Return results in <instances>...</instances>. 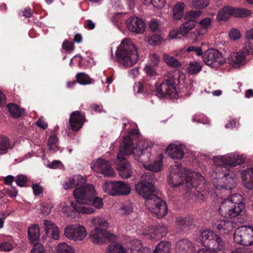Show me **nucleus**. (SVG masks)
Here are the masks:
<instances>
[{
    "instance_id": "864d4df0",
    "label": "nucleus",
    "mask_w": 253,
    "mask_h": 253,
    "mask_svg": "<svg viewBox=\"0 0 253 253\" xmlns=\"http://www.w3.org/2000/svg\"><path fill=\"white\" fill-rule=\"evenodd\" d=\"M15 182L17 185L20 187H23L27 183V178L25 175L19 174L17 175Z\"/></svg>"
},
{
    "instance_id": "7ed1b4c3",
    "label": "nucleus",
    "mask_w": 253,
    "mask_h": 253,
    "mask_svg": "<svg viewBox=\"0 0 253 253\" xmlns=\"http://www.w3.org/2000/svg\"><path fill=\"white\" fill-rule=\"evenodd\" d=\"M153 143L148 140H140L137 143L136 147L132 150V155L135 160L141 162L145 168L150 171L151 175L153 177L152 171L158 172L162 169L163 156L159 154L157 161L155 160L152 164L148 162L150 157L149 151Z\"/></svg>"
},
{
    "instance_id": "c03bdc74",
    "label": "nucleus",
    "mask_w": 253,
    "mask_h": 253,
    "mask_svg": "<svg viewBox=\"0 0 253 253\" xmlns=\"http://www.w3.org/2000/svg\"><path fill=\"white\" fill-rule=\"evenodd\" d=\"M215 242L214 245V249L216 251H222L225 248V242L222 239V238L218 235H216L214 237V239H213Z\"/></svg>"
},
{
    "instance_id": "5701e85b",
    "label": "nucleus",
    "mask_w": 253,
    "mask_h": 253,
    "mask_svg": "<svg viewBox=\"0 0 253 253\" xmlns=\"http://www.w3.org/2000/svg\"><path fill=\"white\" fill-rule=\"evenodd\" d=\"M166 152L168 155L172 159H181L184 156L182 145L170 144L168 147Z\"/></svg>"
},
{
    "instance_id": "5fc2aeb1",
    "label": "nucleus",
    "mask_w": 253,
    "mask_h": 253,
    "mask_svg": "<svg viewBox=\"0 0 253 253\" xmlns=\"http://www.w3.org/2000/svg\"><path fill=\"white\" fill-rule=\"evenodd\" d=\"M161 37L159 35H152L149 39L148 42L149 44L152 46L158 45L160 43Z\"/></svg>"
},
{
    "instance_id": "8fccbe9b",
    "label": "nucleus",
    "mask_w": 253,
    "mask_h": 253,
    "mask_svg": "<svg viewBox=\"0 0 253 253\" xmlns=\"http://www.w3.org/2000/svg\"><path fill=\"white\" fill-rule=\"evenodd\" d=\"M251 12L247 9L234 8V16L236 17L244 18L250 15Z\"/></svg>"
},
{
    "instance_id": "de8ad7c7",
    "label": "nucleus",
    "mask_w": 253,
    "mask_h": 253,
    "mask_svg": "<svg viewBox=\"0 0 253 253\" xmlns=\"http://www.w3.org/2000/svg\"><path fill=\"white\" fill-rule=\"evenodd\" d=\"M211 19L209 17H206L201 20L198 23L199 28L206 32L211 27Z\"/></svg>"
},
{
    "instance_id": "603ef678",
    "label": "nucleus",
    "mask_w": 253,
    "mask_h": 253,
    "mask_svg": "<svg viewBox=\"0 0 253 253\" xmlns=\"http://www.w3.org/2000/svg\"><path fill=\"white\" fill-rule=\"evenodd\" d=\"M32 245L33 247L31 250V253H45V249L41 244L35 243Z\"/></svg>"
},
{
    "instance_id": "1a4fd4ad",
    "label": "nucleus",
    "mask_w": 253,
    "mask_h": 253,
    "mask_svg": "<svg viewBox=\"0 0 253 253\" xmlns=\"http://www.w3.org/2000/svg\"><path fill=\"white\" fill-rule=\"evenodd\" d=\"M178 75L176 73L170 74L169 78L165 80L156 87V95L159 97H164L165 95H171L176 92V85L178 84Z\"/></svg>"
},
{
    "instance_id": "58836bf2",
    "label": "nucleus",
    "mask_w": 253,
    "mask_h": 253,
    "mask_svg": "<svg viewBox=\"0 0 253 253\" xmlns=\"http://www.w3.org/2000/svg\"><path fill=\"white\" fill-rule=\"evenodd\" d=\"M132 204L130 203H126L118 210V212L121 215L129 214L133 211Z\"/></svg>"
},
{
    "instance_id": "473e14b6",
    "label": "nucleus",
    "mask_w": 253,
    "mask_h": 253,
    "mask_svg": "<svg viewBox=\"0 0 253 253\" xmlns=\"http://www.w3.org/2000/svg\"><path fill=\"white\" fill-rule=\"evenodd\" d=\"M216 234L210 229H206L201 231L198 241L199 243L204 244V242L206 240H213Z\"/></svg>"
},
{
    "instance_id": "6e6d98bb",
    "label": "nucleus",
    "mask_w": 253,
    "mask_h": 253,
    "mask_svg": "<svg viewBox=\"0 0 253 253\" xmlns=\"http://www.w3.org/2000/svg\"><path fill=\"white\" fill-rule=\"evenodd\" d=\"M52 207V206L50 204L44 203L42 205L41 212L42 214L47 215L50 213Z\"/></svg>"
},
{
    "instance_id": "0e129e2a",
    "label": "nucleus",
    "mask_w": 253,
    "mask_h": 253,
    "mask_svg": "<svg viewBox=\"0 0 253 253\" xmlns=\"http://www.w3.org/2000/svg\"><path fill=\"white\" fill-rule=\"evenodd\" d=\"M132 250H135L137 251H141L142 248L141 243L139 240H134L132 242Z\"/></svg>"
},
{
    "instance_id": "6e6552de",
    "label": "nucleus",
    "mask_w": 253,
    "mask_h": 253,
    "mask_svg": "<svg viewBox=\"0 0 253 253\" xmlns=\"http://www.w3.org/2000/svg\"><path fill=\"white\" fill-rule=\"evenodd\" d=\"M216 181L213 184L216 189L230 190L236 184L237 178L235 174L229 169V171L222 172L216 176Z\"/></svg>"
},
{
    "instance_id": "052dcab7",
    "label": "nucleus",
    "mask_w": 253,
    "mask_h": 253,
    "mask_svg": "<svg viewBox=\"0 0 253 253\" xmlns=\"http://www.w3.org/2000/svg\"><path fill=\"white\" fill-rule=\"evenodd\" d=\"M151 2L154 7L157 8L163 7L165 4V0H151Z\"/></svg>"
},
{
    "instance_id": "20e7f679",
    "label": "nucleus",
    "mask_w": 253,
    "mask_h": 253,
    "mask_svg": "<svg viewBox=\"0 0 253 253\" xmlns=\"http://www.w3.org/2000/svg\"><path fill=\"white\" fill-rule=\"evenodd\" d=\"M115 55L117 62L124 68L133 66L139 58L135 45L127 38L125 39L121 42L116 50Z\"/></svg>"
},
{
    "instance_id": "09e8293b",
    "label": "nucleus",
    "mask_w": 253,
    "mask_h": 253,
    "mask_svg": "<svg viewBox=\"0 0 253 253\" xmlns=\"http://www.w3.org/2000/svg\"><path fill=\"white\" fill-rule=\"evenodd\" d=\"M209 0H193L192 7L196 9H204L208 6Z\"/></svg>"
},
{
    "instance_id": "f03ea898",
    "label": "nucleus",
    "mask_w": 253,
    "mask_h": 253,
    "mask_svg": "<svg viewBox=\"0 0 253 253\" xmlns=\"http://www.w3.org/2000/svg\"><path fill=\"white\" fill-rule=\"evenodd\" d=\"M73 195L76 203L71 202L73 209L78 212L90 214L94 210L91 208H87L82 205L92 204L96 209H100L103 204L101 198L96 196L95 190L92 185H88L85 187L75 189Z\"/></svg>"
},
{
    "instance_id": "9b49d317",
    "label": "nucleus",
    "mask_w": 253,
    "mask_h": 253,
    "mask_svg": "<svg viewBox=\"0 0 253 253\" xmlns=\"http://www.w3.org/2000/svg\"><path fill=\"white\" fill-rule=\"evenodd\" d=\"M234 241L243 246H249L253 245V228L242 226L234 233Z\"/></svg>"
},
{
    "instance_id": "a19ab883",
    "label": "nucleus",
    "mask_w": 253,
    "mask_h": 253,
    "mask_svg": "<svg viewBox=\"0 0 253 253\" xmlns=\"http://www.w3.org/2000/svg\"><path fill=\"white\" fill-rule=\"evenodd\" d=\"M108 253H126V250L120 244H111L108 248Z\"/></svg>"
},
{
    "instance_id": "423d86ee",
    "label": "nucleus",
    "mask_w": 253,
    "mask_h": 253,
    "mask_svg": "<svg viewBox=\"0 0 253 253\" xmlns=\"http://www.w3.org/2000/svg\"><path fill=\"white\" fill-rule=\"evenodd\" d=\"M133 142L129 136H126L124 137L123 143L120 147V153L118 154L117 158L120 163L118 165L117 170L119 175L123 178H128L132 174V169L130 163L125 160L122 155H128L132 154Z\"/></svg>"
},
{
    "instance_id": "9d476101",
    "label": "nucleus",
    "mask_w": 253,
    "mask_h": 253,
    "mask_svg": "<svg viewBox=\"0 0 253 253\" xmlns=\"http://www.w3.org/2000/svg\"><path fill=\"white\" fill-rule=\"evenodd\" d=\"M105 192L112 196L126 195L130 193L131 188L126 183L122 181H107L103 185Z\"/></svg>"
},
{
    "instance_id": "4c0bfd02",
    "label": "nucleus",
    "mask_w": 253,
    "mask_h": 253,
    "mask_svg": "<svg viewBox=\"0 0 253 253\" xmlns=\"http://www.w3.org/2000/svg\"><path fill=\"white\" fill-rule=\"evenodd\" d=\"M57 253H75L74 248L63 242L59 244L56 247Z\"/></svg>"
},
{
    "instance_id": "37998d69",
    "label": "nucleus",
    "mask_w": 253,
    "mask_h": 253,
    "mask_svg": "<svg viewBox=\"0 0 253 253\" xmlns=\"http://www.w3.org/2000/svg\"><path fill=\"white\" fill-rule=\"evenodd\" d=\"M202 70V66L197 62H192L189 63L187 68L188 73L191 75L196 74Z\"/></svg>"
},
{
    "instance_id": "e433bc0d",
    "label": "nucleus",
    "mask_w": 253,
    "mask_h": 253,
    "mask_svg": "<svg viewBox=\"0 0 253 253\" xmlns=\"http://www.w3.org/2000/svg\"><path fill=\"white\" fill-rule=\"evenodd\" d=\"M207 33L202 29L198 28L196 30L190 34V38L193 40L195 42H198L201 41Z\"/></svg>"
},
{
    "instance_id": "bf43d9fd",
    "label": "nucleus",
    "mask_w": 253,
    "mask_h": 253,
    "mask_svg": "<svg viewBox=\"0 0 253 253\" xmlns=\"http://www.w3.org/2000/svg\"><path fill=\"white\" fill-rule=\"evenodd\" d=\"M149 59L151 64L154 66H156L159 62L160 57L157 54L155 53H152L150 54Z\"/></svg>"
},
{
    "instance_id": "3c124183",
    "label": "nucleus",
    "mask_w": 253,
    "mask_h": 253,
    "mask_svg": "<svg viewBox=\"0 0 253 253\" xmlns=\"http://www.w3.org/2000/svg\"><path fill=\"white\" fill-rule=\"evenodd\" d=\"M92 223L95 226V227H107L108 226L107 221L103 218L96 217L94 218L91 220Z\"/></svg>"
},
{
    "instance_id": "f3484780",
    "label": "nucleus",
    "mask_w": 253,
    "mask_h": 253,
    "mask_svg": "<svg viewBox=\"0 0 253 253\" xmlns=\"http://www.w3.org/2000/svg\"><path fill=\"white\" fill-rule=\"evenodd\" d=\"M89 237L93 243L101 244L104 241L105 238H108L114 240L116 237L105 232L103 228L99 227H95L92 230L90 234Z\"/></svg>"
},
{
    "instance_id": "4d7b16f0",
    "label": "nucleus",
    "mask_w": 253,
    "mask_h": 253,
    "mask_svg": "<svg viewBox=\"0 0 253 253\" xmlns=\"http://www.w3.org/2000/svg\"><path fill=\"white\" fill-rule=\"evenodd\" d=\"M187 52L194 51L197 55H201L202 54L201 47L199 46H190L185 50Z\"/></svg>"
},
{
    "instance_id": "f257e3e1",
    "label": "nucleus",
    "mask_w": 253,
    "mask_h": 253,
    "mask_svg": "<svg viewBox=\"0 0 253 253\" xmlns=\"http://www.w3.org/2000/svg\"><path fill=\"white\" fill-rule=\"evenodd\" d=\"M151 174L147 172L141 176L140 181L135 185V190L145 199L147 209L158 218H161L167 214V207L166 203L156 194V188L152 182Z\"/></svg>"
},
{
    "instance_id": "338daca9",
    "label": "nucleus",
    "mask_w": 253,
    "mask_h": 253,
    "mask_svg": "<svg viewBox=\"0 0 253 253\" xmlns=\"http://www.w3.org/2000/svg\"><path fill=\"white\" fill-rule=\"evenodd\" d=\"M150 28L153 32H158L159 30L158 22L154 20H152L150 23Z\"/></svg>"
},
{
    "instance_id": "f704fd0d",
    "label": "nucleus",
    "mask_w": 253,
    "mask_h": 253,
    "mask_svg": "<svg viewBox=\"0 0 253 253\" xmlns=\"http://www.w3.org/2000/svg\"><path fill=\"white\" fill-rule=\"evenodd\" d=\"M163 59L169 67L177 68L181 65V63L178 60L167 54L163 55Z\"/></svg>"
},
{
    "instance_id": "7c9ffc66",
    "label": "nucleus",
    "mask_w": 253,
    "mask_h": 253,
    "mask_svg": "<svg viewBox=\"0 0 253 253\" xmlns=\"http://www.w3.org/2000/svg\"><path fill=\"white\" fill-rule=\"evenodd\" d=\"M232 16H234V8L229 6H226L218 11L217 19L218 21L226 20Z\"/></svg>"
},
{
    "instance_id": "ea45409f",
    "label": "nucleus",
    "mask_w": 253,
    "mask_h": 253,
    "mask_svg": "<svg viewBox=\"0 0 253 253\" xmlns=\"http://www.w3.org/2000/svg\"><path fill=\"white\" fill-rule=\"evenodd\" d=\"M76 79L78 83L81 84H87L91 83V79L84 73H79L76 75Z\"/></svg>"
},
{
    "instance_id": "49530a36",
    "label": "nucleus",
    "mask_w": 253,
    "mask_h": 253,
    "mask_svg": "<svg viewBox=\"0 0 253 253\" xmlns=\"http://www.w3.org/2000/svg\"><path fill=\"white\" fill-rule=\"evenodd\" d=\"M10 114L15 118H18L21 116V113L19 107L16 104H9L7 105Z\"/></svg>"
},
{
    "instance_id": "bb28decb",
    "label": "nucleus",
    "mask_w": 253,
    "mask_h": 253,
    "mask_svg": "<svg viewBox=\"0 0 253 253\" xmlns=\"http://www.w3.org/2000/svg\"><path fill=\"white\" fill-rule=\"evenodd\" d=\"M234 223L227 219L219 220L215 221L213 226L219 231L221 230L227 231V232L232 231L234 227Z\"/></svg>"
},
{
    "instance_id": "2f4dec72",
    "label": "nucleus",
    "mask_w": 253,
    "mask_h": 253,
    "mask_svg": "<svg viewBox=\"0 0 253 253\" xmlns=\"http://www.w3.org/2000/svg\"><path fill=\"white\" fill-rule=\"evenodd\" d=\"M185 4L183 2L177 3L173 8V17L175 20H180L183 16V10Z\"/></svg>"
},
{
    "instance_id": "c85d7f7f",
    "label": "nucleus",
    "mask_w": 253,
    "mask_h": 253,
    "mask_svg": "<svg viewBox=\"0 0 253 253\" xmlns=\"http://www.w3.org/2000/svg\"><path fill=\"white\" fill-rule=\"evenodd\" d=\"M29 238L32 244L39 243L40 236V228L37 224L32 225L28 231Z\"/></svg>"
},
{
    "instance_id": "b1692460",
    "label": "nucleus",
    "mask_w": 253,
    "mask_h": 253,
    "mask_svg": "<svg viewBox=\"0 0 253 253\" xmlns=\"http://www.w3.org/2000/svg\"><path fill=\"white\" fill-rule=\"evenodd\" d=\"M175 250L177 253H192L194 251L191 242L186 239L177 242Z\"/></svg>"
},
{
    "instance_id": "4468645a",
    "label": "nucleus",
    "mask_w": 253,
    "mask_h": 253,
    "mask_svg": "<svg viewBox=\"0 0 253 253\" xmlns=\"http://www.w3.org/2000/svg\"><path fill=\"white\" fill-rule=\"evenodd\" d=\"M64 235L70 240L82 241L86 237L87 232L83 226L77 224H72L65 228Z\"/></svg>"
},
{
    "instance_id": "69168bd1",
    "label": "nucleus",
    "mask_w": 253,
    "mask_h": 253,
    "mask_svg": "<svg viewBox=\"0 0 253 253\" xmlns=\"http://www.w3.org/2000/svg\"><path fill=\"white\" fill-rule=\"evenodd\" d=\"M0 248L4 251H10L13 249V246L10 243L4 242L0 244Z\"/></svg>"
},
{
    "instance_id": "a18cd8bd",
    "label": "nucleus",
    "mask_w": 253,
    "mask_h": 253,
    "mask_svg": "<svg viewBox=\"0 0 253 253\" xmlns=\"http://www.w3.org/2000/svg\"><path fill=\"white\" fill-rule=\"evenodd\" d=\"M58 142V138L55 135L50 136L48 140L47 146L48 148L50 151L53 152L56 151L58 149L57 143Z\"/></svg>"
},
{
    "instance_id": "ddd939ff",
    "label": "nucleus",
    "mask_w": 253,
    "mask_h": 253,
    "mask_svg": "<svg viewBox=\"0 0 253 253\" xmlns=\"http://www.w3.org/2000/svg\"><path fill=\"white\" fill-rule=\"evenodd\" d=\"M203 58L205 64L212 68H217L225 62V60L221 53L214 49H210L206 51Z\"/></svg>"
},
{
    "instance_id": "13d9d810",
    "label": "nucleus",
    "mask_w": 253,
    "mask_h": 253,
    "mask_svg": "<svg viewBox=\"0 0 253 253\" xmlns=\"http://www.w3.org/2000/svg\"><path fill=\"white\" fill-rule=\"evenodd\" d=\"M32 189L34 194L35 196H39L42 194L43 192V188L38 184H33Z\"/></svg>"
},
{
    "instance_id": "a211bd4d",
    "label": "nucleus",
    "mask_w": 253,
    "mask_h": 253,
    "mask_svg": "<svg viewBox=\"0 0 253 253\" xmlns=\"http://www.w3.org/2000/svg\"><path fill=\"white\" fill-rule=\"evenodd\" d=\"M127 28L131 32L137 34L143 33L145 29V24L143 21L138 17H130L126 21Z\"/></svg>"
},
{
    "instance_id": "0eeeda50",
    "label": "nucleus",
    "mask_w": 253,
    "mask_h": 253,
    "mask_svg": "<svg viewBox=\"0 0 253 253\" xmlns=\"http://www.w3.org/2000/svg\"><path fill=\"white\" fill-rule=\"evenodd\" d=\"M243 197L239 194L230 196L229 199L223 200L219 206L220 214L227 218H233L240 214L244 208Z\"/></svg>"
},
{
    "instance_id": "393cba45",
    "label": "nucleus",
    "mask_w": 253,
    "mask_h": 253,
    "mask_svg": "<svg viewBox=\"0 0 253 253\" xmlns=\"http://www.w3.org/2000/svg\"><path fill=\"white\" fill-rule=\"evenodd\" d=\"M242 178L246 188L253 189V168H248L242 172Z\"/></svg>"
},
{
    "instance_id": "39448f33",
    "label": "nucleus",
    "mask_w": 253,
    "mask_h": 253,
    "mask_svg": "<svg viewBox=\"0 0 253 253\" xmlns=\"http://www.w3.org/2000/svg\"><path fill=\"white\" fill-rule=\"evenodd\" d=\"M246 157L236 153H230L224 156H218L213 158V163L217 166L211 174L213 179H216L217 174L229 171V167H235L244 163Z\"/></svg>"
},
{
    "instance_id": "680f3d73",
    "label": "nucleus",
    "mask_w": 253,
    "mask_h": 253,
    "mask_svg": "<svg viewBox=\"0 0 253 253\" xmlns=\"http://www.w3.org/2000/svg\"><path fill=\"white\" fill-rule=\"evenodd\" d=\"M144 71L147 76L153 77L156 75L155 70L150 65H146L144 68Z\"/></svg>"
},
{
    "instance_id": "4be33fe9",
    "label": "nucleus",
    "mask_w": 253,
    "mask_h": 253,
    "mask_svg": "<svg viewBox=\"0 0 253 253\" xmlns=\"http://www.w3.org/2000/svg\"><path fill=\"white\" fill-rule=\"evenodd\" d=\"M43 226L46 235L55 240H58L59 236V229L55 223L51 220H44Z\"/></svg>"
},
{
    "instance_id": "f8f14e48",
    "label": "nucleus",
    "mask_w": 253,
    "mask_h": 253,
    "mask_svg": "<svg viewBox=\"0 0 253 253\" xmlns=\"http://www.w3.org/2000/svg\"><path fill=\"white\" fill-rule=\"evenodd\" d=\"M186 186L188 189H194L193 191L195 194L197 192L198 196H203L204 194L201 192L200 189L202 190L204 184L203 177L198 172L195 171H188L186 174L185 180Z\"/></svg>"
},
{
    "instance_id": "774afa93",
    "label": "nucleus",
    "mask_w": 253,
    "mask_h": 253,
    "mask_svg": "<svg viewBox=\"0 0 253 253\" xmlns=\"http://www.w3.org/2000/svg\"><path fill=\"white\" fill-rule=\"evenodd\" d=\"M95 26V23L91 20H87L84 22V27L88 30L93 29Z\"/></svg>"
},
{
    "instance_id": "e2e57ef3",
    "label": "nucleus",
    "mask_w": 253,
    "mask_h": 253,
    "mask_svg": "<svg viewBox=\"0 0 253 253\" xmlns=\"http://www.w3.org/2000/svg\"><path fill=\"white\" fill-rule=\"evenodd\" d=\"M229 36L231 39L235 40L239 38L240 37V33L238 30L232 29L230 31Z\"/></svg>"
},
{
    "instance_id": "dca6fc26",
    "label": "nucleus",
    "mask_w": 253,
    "mask_h": 253,
    "mask_svg": "<svg viewBox=\"0 0 253 253\" xmlns=\"http://www.w3.org/2000/svg\"><path fill=\"white\" fill-rule=\"evenodd\" d=\"M91 168L95 171L101 173L106 176H114L116 173L110 164L107 161L98 159L96 162L92 163Z\"/></svg>"
},
{
    "instance_id": "72a5a7b5",
    "label": "nucleus",
    "mask_w": 253,
    "mask_h": 253,
    "mask_svg": "<svg viewBox=\"0 0 253 253\" xmlns=\"http://www.w3.org/2000/svg\"><path fill=\"white\" fill-rule=\"evenodd\" d=\"M12 149L9 139L5 136H0V154L2 155Z\"/></svg>"
},
{
    "instance_id": "79ce46f5",
    "label": "nucleus",
    "mask_w": 253,
    "mask_h": 253,
    "mask_svg": "<svg viewBox=\"0 0 253 253\" xmlns=\"http://www.w3.org/2000/svg\"><path fill=\"white\" fill-rule=\"evenodd\" d=\"M202 13V11L200 10H191L186 13L184 20L196 21L195 19L200 17Z\"/></svg>"
},
{
    "instance_id": "412c9836",
    "label": "nucleus",
    "mask_w": 253,
    "mask_h": 253,
    "mask_svg": "<svg viewBox=\"0 0 253 253\" xmlns=\"http://www.w3.org/2000/svg\"><path fill=\"white\" fill-rule=\"evenodd\" d=\"M85 183V179L84 177L81 175H75L66 180L64 182L63 185L64 188L66 190L72 188L75 186H80L76 189L82 188L85 187V186H83Z\"/></svg>"
},
{
    "instance_id": "6ab92c4d",
    "label": "nucleus",
    "mask_w": 253,
    "mask_h": 253,
    "mask_svg": "<svg viewBox=\"0 0 253 253\" xmlns=\"http://www.w3.org/2000/svg\"><path fill=\"white\" fill-rule=\"evenodd\" d=\"M84 120V113L78 111L73 112L69 120L70 128L75 131L79 130L82 127Z\"/></svg>"
},
{
    "instance_id": "cd10ccee",
    "label": "nucleus",
    "mask_w": 253,
    "mask_h": 253,
    "mask_svg": "<svg viewBox=\"0 0 253 253\" xmlns=\"http://www.w3.org/2000/svg\"><path fill=\"white\" fill-rule=\"evenodd\" d=\"M196 25V21L184 20V22L179 27V35L183 37L187 36Z\"/></svg>"
},
{
    "instance_id": "c756f323",
    "label": "nucleus",
    "mask_w": 253,
    "mask_h": 253,
    "mask_svg": "<svg viewBox=\"0 0 253 253\" xmlns=\"http://www.w3.org/2000/svg\"><path fill=\"white\" fill-rule=\"evenodd\" d=\"M246 55L243 52L232 53L228 58L229 63L233 65L243 64L245 63Z\"/></svg>"
},
{
    "instance_id": "c9c22d12",
    "label": "nucleus",
    "mask_w": 253,
    "mask_h": 253,
    "mask_svg": "<svg viewBox=\"0 0 253 253\" xmlns=\"http://www.w3.org/2000/svg\"><path fill=\"white\" fill-rule=\"evenodd\" d=\"M170 245L165 241L160 242L154 251V253H169Z\"/></svg>"
},
{
    "instance_id": "a878e982",
    "label": "nucleus",
    "mask_w": 253,
    "mask_h": 253,
    "mask_svg": "<svg viewBox=\"0 0 253 253\" xmlns=\"http://www.w3.org/2000/svg\"><path fill=\"white\" fill-rule=\"evenodd\" d=\"M149 233L151 238L159 239L167 234L168 229L165 226L159 224L152 227L150 229Z\"/></svg>"
},
{
    "instance_id": "aec40b11",
    "label": "nucleus",
    "mask_w": 253,
    "mask_h": 253,
    "mask_svg": "<svg viewBox=\"0 0 253 253\" xmlns=\"http://www.w3.org/2000/svg\"><path fill=\"white\" fill-rule=\"evenodd\" d=\"M85 183V179L84 177L81 175H75L66 180L64 182L63 185L64 188L66 190L72 188L75 186H80L76 189L82 188L85 187V186H83Z\"/></svg>"
},
{
    "instance_id": "2eb2a0df",
    "label": "nucleus",
    "mask_w": 253,
    "mask_h": 253,
    "mask_svg": "<svg viewBox=\"0 0 253 253\" xmlns=\"http://www.w3.org/2000/svg\"><path fill=\"white\" fill-rule=\"evenodd\" d=\"M168 182L172 187L181 185L186 180L187 171L181 167V164H175L171 168Z\"/></svg>"
}]
</instances>
